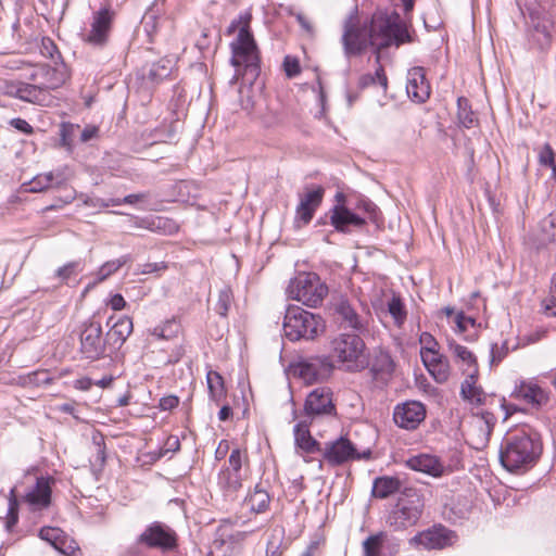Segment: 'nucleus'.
I'll return each mask as SVG.
<instances>
[{
	"label": "nucleus",
	"instance_id": "19",
	"mask_svg": "<svg viewBox=\"0 0 556 556\" xmlns=\"http://www.w3.org/2000/svg\"><path fill=\"white\" fill-rule=\"evenodd\" d=\"M113 317L108 320L110 326L109 331L105 334L106 344L109 343L112 354L119 350L126 342L127 338L134 330L132 319L128 316H121L112 325Z\"/></svg>",
	"mask_w": 556,
	"mask_h": 556
},
{
	"label": "nucleus",
	"instance_id": "27",
	"mask_svg": "<svg viewBox=\"0 0 556 556\" xmlns=\"http://www.w3.org/2000/svg\"><path fill=\"white\" fill-rule=\"evenodd\" d=\"M51 501V488L49 480L41 477L36 481L35 486L26 493L25 502L33 508H43L49 506Z\"/></svg>",
	"mask_w": 556,
	"mask_h": 556
},
{
	"label": "nucleus",
	"instance_id": "22",
	"mask_svg": "<svg viewBox=\"0 0 556 556\" xmlns=\"http://www.w3.org/2000/svg\"><path fill=\"white\" fill-rule=\"evenodd\" d=\"M409 469L439 478L444 473V465L439 457L431 454H418L406 460Z\"/></svg>",
	"mask_w": 556,
	"mask_h": 556
},
{
	"label": "nucleus",
	"instance_id": "25",
	"mask_svg": "<svg viewBox=\"0 0 556 556\" xmlns=\"http://www.w3.org/2000/svg\"><path fill=\"white\" fill-rule=\"evenodd\" d=\"M514 396L525 401L533 407H540L548 401L547 392L533 382H521L516 387Z\"/></svg>",
	"mask_w": 556,
	"mask_h": 556
},
{
	"label": "nucleus",
	"instance_id": "45",
	"mask_svg": "<svg viewBox=\"0 0 556 556\" xmlns=\"http://www.w3.org/2000/svg\"><path fill=\"white\" fill-rule=\"evenodd\" d=\"M372 369L379 374L390 375L394 370V362L388 353H380L376 357Z\"/></svg>",
	"mask_w": 556,
	"mask_h": 556
},
{
	"label": "nucleus",
	"instance_id": "55",
	"mask_svg": "<svg viewBox=\"0 0 556 556\" xmlns=\"http://www.w3.org/2000/svg\"><path fill=\"white\" fill-rule=\"evenodd\" d=\"M420 343L422 345L420 351L421 358H424V353H430L427 349L437 350L438 346V342L429 332L421 333Z\"/></svg>",
	"mask_w": 556,
	"mask_h": 556
},
{
	"label": "nucleus",
	"instance_id": "34",
	"mask_svg": "<svg viewBox=\"0 0 556 556\" xmlns=\"http://www.w3.org/2000/svg\"><path fill=\"white\" fill-rule=\"evenodd\" d=\"M206 381L211 399L219 404L226 396L224 378L219 372L210 370L206 375Z\"/></svg>",
	"mask_w": 556,
	"mask_h": 556
},
{
	"label": "nucleus",
	"instance_id": "26",
	"mask_svg": "<svg viewBox=\"0 0 556 556\" xmlns=\"http://www.w3.org/2000/svg\"><path fill=\"white\" fill-rule=\"evenodd\" d=\"M16 97L23 101L42 106L50 105L52 102L51 94L35 81L34 84H21L16 88Z\"/></svg>",
	"mask_w": 556,
	"mask_h": 556
},
{
	"label": "nucleus",
	"instance_id": "53",
	"mask_svg": "<svg viewBox=\"0 0 556 556\" xmlns=\"http://www.w3.org/2000/svg\"><path fill=\"white\" fill-rule=\"evenodd\" d=\"M41 53L49 56L55 64H58V61L61 60V53L58 50L55 43L50 38L42 39Z\"/></svg>",
	"mask_w": 556,
	"mask_h": 556
},
{
	"label": "nucleus",
	"instance_id": "50",
	"mask_svg": "<svg viewBox=\"0 0 556 556\" xmlns=\"http://www.w3.org/2000/svg\"><path fill=\"white\" fill-rule=\"evenodd\" d=\"M229 526H230V523H226L225 521H223V523L218 527L217 538L213 542L214 548H218V547H222L223 545L227 544L226 539L232 540L235 538L242 536L241 533H239V532L237 534L229 533L228 532Z\"/></svg>",
	"mask_w": 556,
	"mask_h": 556
},
{
	"label": "nucleus",
	"instance_id": "30",
	"mask_svg": "<svg viewBox=\"0 0 556 556\" xmlns=\"http://www.w3.org/2000/svg\"><path fill=\"white\" fill-rule=\"evenodd\" d=\"M294 441L296 446L306 453H316L321 451V444L312 438L308 428L303 424L294 426Z\"/></svg>",
	"mask_w": 556,
	"mask_h": 556
},
{
	"label": "nucleus",
	"instance_id": "37",
	"mask_svg": "<svg viewBox=\"0 0 556 556\" xmlns=\"http://www.w3.org/2000/svg\"><path fill=\"white\" fill-rule=\"evenodd\" d=\"M457 109L458 122L466 128L472 127L477 122V117L475 113L471 111L469 101L463 97L458 98Z\"/></svg>",
	"mask_w": 556,
	"mask_h": 556
},
{
	"label": "nucleus",
	"instance_id": "60",
	"mask_svg": "<svg viewBox=\"0 0 556 556\" xmlns=\"http://www.w3.org/2000/svg\"><path fill=\"white\" fill-rule=\"evenodd\" d=\"M10 125L26 135H31L34 132L33 126L26 119L20 117L12 118L10 121Z\"/></svg>",
	"mask_w": 556,
	"mask_h": 556
},
{
	"label": "nucleus",
	"instance_id": "11",
	"mask_svg": "<svg viewBox=\"0 0 556 556\" xmlns=\"http://www.w3.org/2000/svg\"><path fill=\"white\" fill-rule=\"evenodd\" d=\"M137 542L148 547L169 551L177 545V534L168 526L154 521L138 536Z\"/></svg>",
	"mask_w": 556,
	"mask_h": 556
},
{
	"label": "nucleus",
	"instance_id": "63",
	"mask_svg": "<svg viewBox=\"0 0 556 556\" xmlns=\"http://www.w3.org/2000/svg\"><path fill=\"white\" fill-rule=\"evenodd\" d=\"M179 404V399L176 395L164 396L160 400V408L162 410H170L177 407Z\"/></svg>",
	"mask_w": 556,
	"mask_h": 556
},
{
	"label": "nucleus",
	"instance_id": "57",
	"mask_svg": "<svg viewBox=\"0 0 556 556\" xmlns=\"http://www.w3.org/2000/svg\"><path fill=\"white\" fill-rule=\"evenodd\" d=\"M542 311L546 316H556V294H551L542 301Z\"/></svg>",
	"mask_w": 556,
	"mask_h": 556
},
{
	"label": "nucleus",
	"instance_id": "40",
	"mask_svg": "<svg viewBox=\"0 0 556 556\" xmlns=\"http://www.w3.org/2000/svg\"><path fill=\"white\" fill-rule=\"evenodd\" d=\"M359 87L366 88L369 86L379 85L382 87L383 90L387 89L388 86V78L384 74V71L382 66H379L375 74H365L359 78Z\"/></svg>",
	"mask_w": 556,
	"mask_h": 556
},
{
	"label": "nucleus",
	"instance_id": "58",
	"mask_svg": "<svg viewBox=\"0 0 556 556\" xmlns=\"http://www.w3.org/2000/svg\"><path fill=\"white\" fill-rule=\"evenodd\" d=\"M554 159H555L554 151H553L552 147L548 143H546L540 153V156H539L540 163L543 165L553 167L554 165H556L554 162Z\"/></svg>",
	"mask_w": 556,
	"mask_h": 556
},
{
	"label": "nucleus",
	"instance_id": "28",
	"mask_svg": "<svg viewBox=\"0 0 556 556\" xmlns=\"http://www.w3.org/2000/svg\"><path fill=\"white\" fill-rule=\"evenodd\" d=\"M331 224L339 231H345L350 226L362 227L365 219L354 214L344 206H334L331 214Z\"/></svg>",
	"mask_w": 556,
	"mask_h": 556
},
{
	"label": "nucleus",
	"instance_id": "54",
	"mask_svg": "<svg viewBox=\"0 0 556 556\" xmlns=\"http://www.w3.org/2000/svg\"><path fill=\"white\" fill-rule=\"evenodd\" d=\"M455 324L459 332H464L469 326L475 327L476 320L472 317L466 316L463 312H459L455 316Z\"/></svg>",
	"mask_w": 556,
	"mask_h": 556
},
{
	"label": "nucleus",
	"instance_id": "16",
	"mask_svg": "<svg viewBox=\"0 0 556 556\" xmlns=\"http://www.w3.org/2000/svg\"><path fill=\"white\" fill-rule=\"evenodd\" d=\"M455 534L450 529L438 526L422 531L412 539L415 544L422 545L427 549H442L451 546Z\"/></svg>",
	"mask_w": 556,
	"mask_h": 556
},
{
	"label": "nucleus",
	"instance_id": "10",
	"mask_svg": "<svg viewBox=\"0 0 556 556\" xmlns=\"http://www.w3.org/2000/svg\"><path fill=\"white\" fill-rule=\"evenodd\" d=\"M320 452H323L324 459L331 466H339L353 459L367 458L370 455V451L363 454L357 453L353 443L343 437L326 442Z\"/></svg>",
	"mask_w": 556,
	"mask_h": 556
},
{
	"label": "nucleus",
	"instance_id": "20",
	"mask_svg": "<svg viewBox=\"0 0 556 556\" xmlns=\"http://www.w3.org/2000/svg\"><path fill=\"white\" fill-rule=\"evenodd\" d=\"M397 542H387V533L378 532L363 542L364 556H394L399 553Z\"/></svg>",
	"mask_w": 556,
	"mask_h": 556
},
{
	"label": "nucleus",
	"instance_id": "5",
	"mask_svg": "<svg viewBox=\"0 0 556 556\" xmlns=\"http://www.w3.org/2000/svg\"><path fill=\"white\" fill-rule=\"evenodd\" d=\"M365 342L355 333H340L330 342V357L349 371H359L368 366Z\"/></svg>",
	"mask_w": 556,
	"mask_h": 556
},
{
	"label": "nucleus",
	"instance_id": "41",
	"mask_svg": "<svg viewBox=\"0 0 556 556\" xmlns=\"http://www.w3.org/2000/svg\"><path fill=\"white\" fill-rule=\"evenodd\" d=\"M131 227L142 228L148 230H155L156 228H161L165 225V219L163 217H139V216H130Z\"/></svg>",
	"mask_w": 556,
	"mask_h": 556
},
{
	"label": "nucleus",
	"instance_id": "32",
	"mask_svg": "<svg viewBox=\"0 0 556 556\" xmlns=\"http://www.w3.org/2000/svg\"><path fill=\"white\" fill-rule=\"evenodd\" d=\"M400 489V481L393 477H378L374 480L372 495L378 498H387Z\"/></svg>",
	"mask_w": 556,
	"mask_h": 556
},
{
	"label": "nucleus",
	"instance_id": "51",
	"mask_svg": "<svg viewBox=\"0 0 556 556\" xmlns=\"http://www.w3.org/2000/svg\"><path fill=\"white\" fill-rule=\"evenodd\" d=\"M282 66L288 78L300 75L302 71L299 59L291 55L285 56Z\"/></svg>",
	"mask_w": 556,
	"mask_h": 556
},
{
	"label": "nucleus",
	"instance_id": "39",
	"mask_svg": "<svg viewBox=\"0 0 556 556\" xmlns=\"http://www.w3.org/2000/svg\"><path fill=\"white\" fill-rule=\"evenodd\" d=\"M448 349L457 359L462 361L467 366L472 367L473 370L478 369L475 355L466 346H463L452 340L448 342Z\"/></svg>",
	"mask_w": 556,
	"mask_h": 556
},
{
	"label": "nucleus",
	"instance_id": "49",
	"mask_svg": "<svg viewBox=\"0 0 556 556\" xmlns=\"http://www.w3.org/2000/svg\"><path fill=\"white\" fill-rule=\"evenodd\" d=\"M388 309L397 325L403 324L406 318V312L400 298L393 296L388 304Z\"/></svg>",
	"mask_w": 556,
	"mask_h": 556
},
{
	"label": "nucleus",
	"instance_id": "13",
	"mask_svg": "<svg viewBox=\"0 0 556 556\" xmlns=\"http://www.w3.org/2000/svg\"><path fill=\"white\" fill-rule=\"evenodd\" d=\"M331 369L332 364L328 357L317 356L291 365L289 372L311 384L326 377Z\"/></svg>",
	"mask_w": 556,
	"mask_h": 556
},
{
	"label": "nucleus",
	"instance_id": "64",
	"mask_svg": "<svg viewBox=\"0 0 556 556\" xmlns=\"http://www.w3.org/2000/svg\"><path fill=\"white\" fill-rule=\"evenodd\" d=\"M73 131V125L63 124L60 129L61 143L63 147H71V134Z\"/></svg>",
	"mask_w": 556,
	"mask_h": 556
},
{
	"label": "nucleus",
	"instance_id": "1",
	"mask_svg": "<svg viewBox=\"0 0 556 556\" xmlns=\"http://www.w3.org/2000/svg\"><path fill=\"white\" fill-rule=\"evenodd\" d=\"M406 24L397 14L374 17L370 26L358 25L352 17L345 21L342 45L346 58L362 54L369 46L377 50L409 42Z\"/></svg>",
	"mask_w": 556,
	"mask_h": 556
},
{
	"label": "nucleus",
	"instance_id": "46",
	"mask_svg": "<svg viewBox=\"0 0 556 556\" xmlns=\"http://www.w3.org/2000/svg\"><path fill=\"white\" fill-rule=\"evenodd\" d=\"M232 293L230 288L225 287L218 293V301L216 303V312L218 315L226 317L231 304Z\"/></svg>",
	"mask_w": 556,
	"mask_h": 556
},
{
	"label": "nucleus",
	"instance_id": "3",
	"mask_svg": "<svg viewBox=\"0 0 556 556\" xmlns=\"http://www.w3.org/2000/svg\"><path fill=\"white\" fill-rule=\"evenodd\" d=\"M542 453V443L536 434L525 430L507 433L500 450V462L508 471L531 467Z\"/></svg>",
	"mask_w": 556,
	"mask_h": 556
},
{
	"label": "nucleus",
	"instance_id": "31",
	"mask_svg": "<svg viewBox=\"0 0 556 556\" xmlns=\"http://www.w3.org/2000/svg\"><path fill=\"white\" fill-rule=\"evenodd\" d=\"M172 72V63L167 59H162L157 62L152 63L147 72L143 73V78L151 83L152 85H156L161 83L163 79L167 78Z\"/></svg>",
	"mask_w": 556,
	"mask_h": 556
},
{
	"label": "nucleus",
	"instance_id": "47",
	"mask_svg": "<svg viewBox=\"0 0 556 556\" xmlns=\"http://www.w3.org/2000/svg\"><path fill=\"white\" fill-rule=\"evenodd\" d=\"M54 548L66 556H81V551L77 543L66 534L61 539Z\"/></svg>",
	"mask_w": 556,
	"mask_h": 556
},
{
	"label": "nucleus",
	"instance_id": "36",
	"mask_svg": "<svg viewBox=\"0 0 556 556\" xmlns=\"http://www.w3.org/2000/svg\"><path fill=\"white\" fill-rule=\"evenodd\" d=\"M245 478V475L220 470V472L218 473V485L224 491H236L242 486V481Z\"/></svg>",
	"mask_w": 556,
	"mask_h": 556
},
{
	"label": "nucleus",
	"instance_id": "43",
	"mask_svg": "<svg viewBox=\"0 0 556 556\" xmlns=\"http://www.w3.org/2000/svg\"><path fill=\"white\" fill-rule=\"evenodd\" d=\"M127 262V256L105 262L98 270V281H103L117 271Z\"/></svg>",
	"mask_w": 556,
	"mask_h": 556
},
{
	"label": "nucleus",
	"instance_id": "12",
	"mask_svg": "<svg viewBox=\"0 0 556 556\" xmlns=\"http://www.w3.org/2000/svg\"><path fill=\"white\" fill-rule=\"evenodd\" d=\"M113 22V12L108 8H102L93 13L90 30L83 35V40L94 47L103 48L106 46Z\"/></svg>",
	"mask_w": 556,
	"mask_h": 556
},
{
	"label": "nucleus",
	"instance_id": "15",
	"mask_svg": "<svg viewBox=\"0 0 556 556\" xmlns=\"http://www.w3.org/2000/svg\"><path fill=\"white\" fill-rule=\"evenodd\" d=\"M67 76L66 66L61 62V64H55V66L42 64L35 67L29 78L49 92V90L61 87L67 79Z\"/></svg>",
	"mask_w": 556,
	"mask_h": 556
},
{
	"label": "nucleus",
	"instance_id": "24",
	"mask_svg": "<svg viewBox=\"0 0 556 556\" xmlns=\"http://www.w3.org/2000/svg\"><path fill=\"white\" fill-rule=\"evenodd\" d=\"M430 353H424V365L439 383L447 381L450 377V365L447 359L438 350L427 349Z\"/></svg>",
	"mask_w": 556,
	"mask_h": 556
},
{
	"label": "nucleus",
	"instance_id": "61",
	"mask_svg": "<svg viewBox=\"0 0 556 556\" xmlns=\"http://www.w3.org/2000/svg\"><path fill=\"white\" fill-rule=\"evenodd\" d=\"M93 443L96 445V459L100 464H104L105 462V444L102 435L93 437Z\"/></svg>",
	"mask_w": 556,
	"mask_h": 556
},
{
	"label": "nucleus",
	"instance_id": "17",
	"mask_svg": "<svg viewBox=\"0 0 556 556\" xmlns=\"http://www.w3.org/2000/svg\"><path fill=\"white\" fill-rule=\"evenodd\" d=\"M304 408L308 416L334 415L336 406L332 402V392L326 387L313 390L306 397Z\"/></svg>",
	"mask_w": 556,
	"mask_h": 556
},
{
	"label": "nucleus",
	"instance_id": "44",
	"mask_svg": "<svg viewBox=\"0 0 556 556\" xmlns=\"http://www.w3.org/2000/svg\"><path fill=\"white\" fill-rule=\"evenodd\" d=\"M54 175L53 173H47L36 176L29 184L30 192H41L48 188L53 187Z\"/></svg>",
	"mask_w": 556,
	"mask_h": 556
},
{
	"label": "nucleus",
	"instance_id": "52",
	"mask_svg": "<svg viewBox=\"0 0 556 556\" xmlns=\"http://www.w3.org/2000/svg\"><path fill=\"white\" fill-rule=\"evenodd\" d=\"M150 198V192L132 193L124 197L123 199L112 200V205L129 204L134 205L147 201Z\"/></svg>",
	"mask_w": 556,
	"mask_h": 556
},
{
	"label": "nucleus",
	"instance_id": "4",
	"mask_svg": "<svg viewBox=\"0 0 556 556\" xmlns=\"http://www.w3.org/2000/svg\"><path fill=\"white\" fill-rule=\"evenodd\" d=\"M283 332L290 341L314 340L325 330L323 318L300 306L290 305L283 317Z\"/></svg>",
	"mask_w": 556,
	"mask_h": 556
},
{
	"label": "nucleus",
	"instance_id": "8",
	"mask_svg": "<svg viewBox=\"0 0 556 556\" xmlns=\"http://www.w3.org/2000/svg\"><path fill=\"white\" fill-rule=\"evenodd\" d=\"M329 307L344 328H351L359 333L366 330V319L358 313L356 300L333 291L330 294Z\"/></svg>",
	"mask_w": 556,
	"mask_h": 556
},
{
	"label": "nucleus",
	"instance_id": "23",
	"mask_svg": "<svg viewBox=\"0 0 556 556\" xmlns=\"http://www.w3.org/2000/svg\"><path fill=\"white\" fill-rule=\"evenodd\" d=\"M495 420L494 415L488 412L473 416L470 422V434L477 445L483 446L488 443Z\"/></svg>",
	"mask_w": 556,
	"mask_h": 556
},
{
	"label": "nucleus",
	"instance_id": "62",
	"mask_svg": "<svg viewBox=\"0 0 556 556\" xmlns=\"http://www.w3.org/2000/svg\"><path fill=\"white\" fill-rule=\"evenodd\" d=\"M295 18L296 21L299 22L300 26L302 27V29L309 36H313L314 35V26L312 24V22L309 21V18L304 15L303 13H296L295 14Z\"/></svg>",
	"mask_w": 556,
	"mask_h": 556
},
{
	"label": "nucleus",
	"instance_id": "56",
	"mask_svg": "<svg viewBox=\"0 0 556 556\" xmlns=\"http://www.w3.org/2000/svg\"><path fill=\"white\" fill-rule=\"evenodd\" d=\"M78 266V262H70L56 270V277L62 281H65L75 274Z\"/></svg>",
	"mask_w": 556,
	"mask_h": 556
},
{
	"label": "nucleus",
	"instance_id": "7",
	"mask_svg": "<svg viewBox=\"0 0 556 556\" xmlns=\"http://www.w3.org/2000/svg\"><path fill=\"white\" fill-rule=\"evenodd\" d=\"M79 336V353L90 362L99 361L112 355L106 338L103 337L102 326L99 321L88 320L83 324Z\"/></svg>",
	"mask_w": 556,
	"mask_h": 556
},
{
	"label": "nucleus",
	"instance_id": "18",
	"mask_svg": "<svg viewBox=\"0 0 556 556\" xmlns=\"http://www.w3.org/2000/svg\"><path fill=\"white\" fill-rule=\"evenodd\" d=\"M430 85L426 79L425 68L415 66L407 73L406 91L410 99L418 103L426 102L430 97Z\"/></svg>",
	"mask_w": 556,
	"mask_h": 556
},
{
	"label": "nucleus",
	"instance_id": "35",
	"mask_svg": "<svg viewBox=\"0 0 556 556\" xmlns=\"http://www.w3.org/2000/svg\"><path fill=\"white\" fill-rule=\"evenodd\" d=\"M269 495L264 489H254L244 498V506L255 513L264 511L269 504Z\"/></svg>",
	"mask_w": 556,
	"mask_h": 556
},
{
	"label": "nucleus",
	"instance_id": "42",
	"mask_svg": "<svg viewBox=\"0 0 556 556\" xmlns=\"http://www.w3.org/2000/svg\"><path fill=\"white\" fill-rule=\"evenodd\" d=\"M180 331V325L175 319L166 320L163 325L153 329L152 334L161 339H172Z\"/></svg>",
	"mask_w": 556,
	"mask_h": 556
},
{
	"label": "nucleus",
	"instance_id": "38",
	"mask_svg": "<svg viewBox=\"0 0 556 556\" xmlns=\"http://www.w3.org/2000/svg\"><path fill=\"white\" fill-rule=\"evenodd\" d=\"M247 460L248 457L245 453H243L240 448H233L228 458V466L222 470L247 476V469L243 466Z\"/></svg>",
	"mask_w": 556,
	"mask_h": 556
},
{
	"label": "nucleus",
	"instance_id": "29",
	"mask_svg": "<svg viewBox=\"0 0 556 556\" xmlns=\"http://www.w3.org/2000/svg\"><path fill=\"white\" fill-rule=\"evenodd\" d=\"M478 369L472 370L464 380L460 387V394L465 401L475 405H481L485 395L483 390L477 386Z\"/></svg>",
	"mask_w": 556,
	"mask_h": 556
},
{
	"label": "nucleus",
	"instance_id": "33",
	"mask_svg": "<svg viewBox=\"0 0 556 556\" xmlns=\"http://www.w3.org/2000/svg\"><path fill=\"white\" fill-rule=\"evenodd\" d=\"M0 502L2 505V511L7 514V521H5V528L8 531H11L12 528L17 523L18 521V502L15 494V489H11L10 495L8 498V503H5V500L3 497H0Z\"/></svg>",
	"mask_w": 556,
	"mask_h": 556
},
{
	"label": "nucleus",
	"instance_id": "14",
	"mask_svg": "<svg viewBox=\"0 0 556 556\" xmlns=\"http://www.w3.org/2000/svg\"><path fill=\"white\" fill-rule=\"evenodd\" d=\"M426 418V407L418 401L397 404L393 410L394 422L405 430H415Z\"/></svg>",
	"mask_w": 556,
	"mask_h": 556
},
{
	"label": "nucleus",
	"instance_id": "9",
	"mask_svg": "<svg viewBox=\"0 0 556 556\" xmlns=\"http://www.w3.org/2000/svg\"><path fill=\"white\" fill-rule=\"evenodd\" d=\"M424 508L422 500L414 493L413 495H406L405 498H401L396 505V508L390 516V525L395 529H405L417 523Z\"/></svg>",
	"mask_w": 556,
	"mask_h": 556
},
{
	"label": "nucleus",
	"instance_id": "21",
	"mask_svg": "<svg viewBox=\"0 0 556 556\" xmlns=\"http://www.w3.org/2000/svg\"><path fill=\"white\" fill-rule=\"evenodd\" d=\"M324 193L325 189L321 186L306 191L296 207V222H302L304 225L311 222L316 208L323 201Z\"/></svg>",
	"mask_w": 556,
	"mask_h": 556
},
{
	"label": "nucleus",
	"instance_id": "2",
	"mask_svg": "<svg viewBox=\"0 0 556 556\" xmlns=\"http://www.w3.org/2000/svg\"><path fill=\"white\" fill-rule=\"evenodd\" d=\"M252 14L250 12L241 13L232 20L227 28V34L236 31L237 37L230 43L231 59L230 63L235 67V78L242 77L249 83H253L260 75V56L256 42L250 28Z\"/></svg>",
	"mask_w": 556,
	"mask_h": 556
},
{
	"label": "nucleus",
	"instance_id": "59",
	"mask_svg": "<svg viewBox=\"0 0 556 556\" xmlns=\"http://www.w3.org/2000/svg\"><path fill=\"white\" fill-rule=\"evenodd\" d=\"M508 353V348L506 343H503L501 346L497 344L492 345L491 349V363L497 364L500 363Z\"/></svg>",
	"mask_w": 556,
	"mask_h": 556
},
{
	"label": "nucleus",
	"instance_id": "6",
	"mask_svg": "<svg viewBox=\"0 0 556 556\" xmlns=\"http://www.w3.org/2000/svg\"><path fill=\"white\" fill-rule=\"evenodd\" d=\"M289 295L312 307L319 305L329 289L315 273H301L288 286Z\"/></svg>",
	"mask_w": 556,
	"mask_h": 556
},
{
	"label": "nucleus",
	"instance_id": "48",
	"mask_svg": "<svg viewBox=\"0 0 556 556\" xmlns=\"http://www.w3.org/2000/svg\"><path fill=\"white\" fill-rule=\"evenodd\" d=\"M65 533L60 528L43 527L39 531V536L43 541L49 542L53 547L58 545Z\"/></svg>",
	"mask_w": 556,
	"mask_h": 556
}]
</instances>
